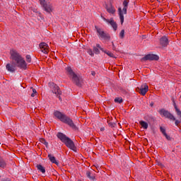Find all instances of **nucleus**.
Here are the masks:
<instances>
[{
	"instance_id": "nucleus-1",
	"label": "nucleus",
	"mask_w": 181,
	"mask_h": 181,
	"mask_svg": "<svg viewBox=\"0 0 181 181\" xmlns=\"http://www.w3.org/2000/svg\"><path fill=\"white\" fill-rule=\"evenodd\" d=\"M10 54L12 63L16 64L17 67H19V69H23V70H26V69H28L26 61H25L22 55H21V54H19L16 50H11Z\"/></svg>"
},
{
	"instance_id": "nucleus-2",
	"label": "nucleus",
	"mask_w": 181,
	"mask_h": 181,
	"mask_svg": "<svg viewBox=\"0 0 181 181\" xmlns=\"http://www.w3.org/2000/svg\"><path fill=\"white\" fill-rule=\"evenodd\" d=\"M54 117H56V118L59 119V121H61L64 124H66V125H69V127H70V128L74 129V131H78V127H77V126H76L74 124V122H73V119H71L67 115H64V114H63L61 112H59L57 110H56L54 112Z\"/></svg>"
},
{
	"instance_id": "nucleus-3",
	"label": "nucleus",
	"mask_w": 181,
	"mask_h": 181,
	"mask_svg": "<svg viewBox=\"0 0 181 181\" xmlns=\"http://www.w3.org/2000/svg\"><path fill=\"white\" fill-rule=\"evenodd\" d=\"M57 136V139L62 141L67 148H69V149H71L74 152H77V147L71 139L69 138L66 134L62 132H58Z\"/></svg>"
},
{
	"instance_id": "nucleus-4",
	"label": "nucleus",
	"mask_w": 181,
	"mask_h": 181,
	"mask_svg": "<svg viewBox=\"0 0 181 181\" xmlns=\"http://www.w3.org/2000/svg\"><path fill=\"white\" fill-rule=\"evenodd\" d=\"M66 71H67L68 74L72 77V81L78 87H81V83L83 82V79L80 78L74 71H73V69H71V67L67 66L66 68Z\"/></svg>"
},
{
	"instance_id": "nucleus-5",
	"label": "nucleus",
	"mask_w": 181,
	"mask_h": 181,
	"mask_svg": "<svg viewBox=\"0 0 181 181\" xmlns=\"http://www.w3.org/2000/svg\"><path fill=\"white\" fill-rule=\"evenodd\" d=\"M128 4H129V0H124L123 1V9L121 7L118 8L119 16L120 18L121 25L124 23V14L127 15V10L128 9Z\"/></svg>"
},
{
	"instance_id": "nucleus-6",
	"label": "nucleus",
	"mask_w": 181,
	"mask_h": 181,
	"mask_svg": "<svg viewBox=\"0 0 181 181\" xmlns=\"http://www.w3.org/2000/svg\"><path fill=\"white\" fill-rule=\"evenodd\" d=\"M40 4L47 13H52L53 12V4L50 2H47L46 0H39Z\"/></svg>"
},
{
	"instance_id": "nucleus-7",
	"label": "nucleus",
	"mask_w": 181,
	"mask_h": 181,
	"mask_svg": "<svg viewBox=\"0 0 181 181\" xmlns=\"http://www.w3.org/2000/svg\"><path fill=\"white\" fill-rule=\"evenodd\" d=\"M158 112L160 115L164 117L165 118H167L168 119H170V121H176V118L175 117V116H173L172 113H170V112H169L168 110L163 108L158 110Z\"/></svg>"
},
{
	"instance_id": "nucleus-8",
	"label": "nucleus",
	"mask_w": 181,
	"mask_h": 181,
	"mask_svg": "<svg viewBox=\"0 0 181 181\" xmlns=\"http://www.w3.org/2000/svg\"><path fill=\"white\" fill-rule=\"evenodd\" d=\"M95 29L96 30L97 33H98L101 39H104L105 40H110V39H111V36H110V34L103 30V29L98 28V26L95 25Z\"/></svg>"
},
{
	"instance_id": "nucleus-9",
	"label": "nucleus",
	"mask_w": 181,
	"mask_h": 181,
	"mask_svg": "<svg viewBox=\"0 0 181 181\" xmlns=\"http://www.w3.org/2000/svg\"><path fill=\"white\" fill-rule=\"evenodd\" d=\"M49 87L51 88V91L52 93H53V94H55V95H57V96L62 95V92L60 90V87H59L57 84L53 82H49Z\"/></svg>"
},
{
	"instance_id": "nucleus-10",
	"label": "nucleus",
	"mask_w": 181,
	"mask_h": 181,
	"mask_svg": "<svg viewBox=\"0 0 181 181\" xmlns=\"http://www.w3.org/2000/svg\"><path fill=\"white\" fill-rule=\"evenodd\" d=\"M102 19L105 21V22H107V23H109L110 25L113 28V30L116 32L117 29H118V25L117 24V22L114 21L113 18H111L110 19H107L104 16H101Z\"/></svg>"
},
{
	"instance_id": "nucleus-11",
	"label": "nucleus",
	"mask_w": 181,
	"mask_h": 181,
	"mask_svg": "<svg viewBox=\"0 0 181 181\" xmlns=\"http://www.w3.org/2000/svg\"><path fill=\"white\" fill-rule=\"evenodd\" d=\"M141 60H150L152 61H158L159 60V56L154 54H148L146 56H144Z\"/></svg>"
},
{
	"instance_id": "nucleus-12",
	"label": "nucleus",
	"mask_w": 181,
	"mask_h": 181,
	"mask_svg": "<svg viewBox=\"0 0 181 181\" xmlns=\"http://www.w3.org/2000/svg\"><path fill=\"white\" fill-rule=\"evenodd\" d=\"M138 88L139 90V93L141 95H145L149 90V87L146 84H143L140 88Z\"/></svg>"
},
{
	"instance_id": "nucleus-13",
	"label": "nucleus",
	"mask_w": 181,
	"mask_h": 181,
	"mask_svg": "<svg viewBox=\"0 0 181 181\" xmlns=\"http://www.w3.org/2000/svg\"><path fill=\"white\" fill-rule=\"evenodd\" d=\"M40 48L41 52L45 54H47V53H49V45H47L46 42H41L40 44Z\"/></svg>"
},
{
	"instance_id": "nucleus-14",
	"label": "nucleus",
	"mask_w": 181,
	"mask_h": 181,
	"mask_svg": "<svg viewBox=\"0 0 181 181\" xmlns=\"http://www.w3.org/2000/svg\"><path fill=\"white\" fill-rule=\"evenodd\" d=\"M16 64H13V62H12L11 64H7L6 65V69L8 70V71H10V73H15L16 70Z\"/></svg>"
},
{
	"instance_id": "nucleus-15",
	"label": "nucleus",
	"mask_w": 181,
	"mask_h": 181,
	"mask_svg": "<svg viewBox=\"0 0 181 181\" xmlns=\"http://www.w3.org/2000/svg\"><path fill=\"white\" fill-rule=\"evenodd\" d=\"M160 46H162V47H168V45H169V39H168V37L163 36L160 39Z\"/></svg>"
},
{
	"instance_id": "nucleus-16",
	"label": "nucleus",
	"mask_w": 181,
	"mask_h": 181,
	"mask_svg": "<svg viewBox=\"0 0 181 181\" xmlns=\"http://www.w3.org/2000/svg\"><path fill=\"white\" fill-rule=\"evenodd\" d=\"M105 9L108 13H111L112 15H115V8L112 6V5L108 6L107 4H105Z\"/></svg>"
},
{
	"instance_id": "nucleus-17",
	"label": "nucleus",
	"mask_w": 181,
	"mask_h": 181,
	"mask_svg": "<svg viewBox=\"0 0 181 181\" xmlns=\"http://www.w3.org/2000/svg\"><path fill=\"white\" fill-rule=\"evenodd\" d=\"M86 176L87 177H88V179H90V180H95V173H94V171H86Z\"/></svg>"
},
{
	"instance_id": "nucleus-18",
	"label": "nucleus",
	"mask_w": 181,
	"mask_h": 181,
	"mask_svg": "<svg viewBox=\"0 0 181 181\" xmlns=\"http://www.w3.org/2000/svg\"><path fill=\"white\" fill-rule=\"evenodd\" d=\"M6 166H7L6 160H5L4 157L0 156V168L1 169H5V168H6Z\"/></svg>"
},
{
	"instance_id": "nucleus-19",
	"label": "nucleus",
	"mask_w": 181,
	"mask_h": 181,
	"mask_svg": "<svg viewBox=\"0 0 181 181\" xmlns=\"http://www.w3.org/2000/svg\"><path fill=\"white\" fill-rule=\"evenodd\" d=\"M48 158H49L50 162H52V163H54L55 165H57V166H59V162L57 160H56L55 156H53V155H52V154H49Z\"/></svg>"
},
{
	"instance_id": "nucleus-20",
	"label": "nucleus",
	"mask_w": 181,
	"mask_h": 181,
	"mask_svg": "<svg viewBox=\"0 0 181 181\" xmlns=\"http://www.w3.org/2000/svg\"><path fill=\"white\" fill-rule=\"evenodd\" d=\"M37 170H39L40 172H41V173H46V168H45V167H43V165L38 164L36 166Z\"/></svg>"
},
{
	"instance_id": "nucleus-21",
	"label": "nucleus",
	"mask_w": 181,
	"mask_h": 181,
	"mask_svg": "<svg viewBox=\"0 0 181 181\" xmlns=\"http://www.w3.org/2000/svg\"><path fill=\"white\" fill-rule=\"evenodd\" d=\"M139 124H140L141 127H142V128H144V129H148V122L141 120L139 122Z\"/></svg>"
},
{
	"instance_id": "nucleus-22",
	"label": "nucleus",
	"mask_w": 181,
	"mask_h": 181,
	"mask_svg": "<svg viewBox=\"0 0 181 181\" xmlns=\"http://www.w3.org/2000/svg\"><path fill=\"white\" fill-rule=\"evenodd\" d=\"M103 53H105V54H107V56H109V57H112V59H117V57H115V55H114L112 54V52L108 51V50H105L103 51Z\"/></svg>"
},
{
	"instance_id": "nucleus-23",
	"label": "nucleus",
	"mask_w": 181,
	"mask_h": 181,
	"mask_svg": "<svg viewBox=\"0 0 181 181\" xmlns=\"http://www.w3.org/2000/svg\"><path fill=\"white\" fill-rule=\"evenodd\" d=\"M146 118H147L148 124H151V122H155V118L152 116H147Z\"/></svg>"
},
{
	"instance_id": "nucleus-24",
	"label": "nucleus",
	"mask_w": 181,
	"mask_h": 181,
	"mask_svg": "<svg viewBox=\"0 0 181 181\" xmlns=\"http://www.w3.org/2000/svg\"><path fill=\"white\" fill-rule=\"evenodd\" d=\"M40 142H41V144H43L44 145H45L46 148H47L49 146V143L47 141H46V139L42 138L40 139Z\"/></svg>"
},
{
	"instance_id": "nucleus-25",
	"label": "nucleus",
	"mask_w": 181,
	"mask_h": 181,
	"mask_svg": "<svg viewBox=\"0 0 181 181\" xmlns=\"http://www.w3.org/2000/svg\"><path fill=\"white\" fill-rule=\"evenodd\" d=\"M173 104L174 105V108L175 110V112L177 114H181V111H180V110H179V108H177V105H176V103L174 102V103H173Z\"/></svg>"
},
{
	"instance_id": "nucleus-26",
	"label": "nucleus",
	"mask_w": 181,
	"mask_h": 181,
	"mask_svg": "<svg viewBox=\"0 0 181 181\" xmlns=\"http://www.w3.org/2000/svg\"><path fill=\"white\" fill-rule=\"evenodd\" d=\"M107 124L111 128H115V126L117 125L115 122H112L111 121H107Z\"/></svg>"
},
{
	"instance_id": "nucleus-27",
	"label": "nucleus",
	"mask_w": 181,
	"mask_h": 181,
	"mask_svg": "<svg viewBox=\"0 0 181 181\" xmlns=\"http://www.w3.org/2000/svg\"><path fill=\"white\" fill-rule=\"evenodd\" d=\"M124 37H125V30H122L119 33V37L120 39H124Z\"/></svg>"
},
{
	"instance_id": "nucleus-28",
	"label": "nucleus",
	"mask_w": 181,
	"mask_h": 181,
	"mask_svg": "<svg viewBox=\"0 0 181 181\" xmlns=\"http://www.w3.org/2000/svg\"><path fill=\"white\" fill-rule=\"evenodd\" d=\"M93 51L94 52V53L95 54H100V49L96 47H93Z\"/></svg>"
},
{
	"instance_id": "nucleus-29",
	"label": "nucleus",
	"mask_w": 181,
	"mask_h": 181,
	"mask_svg": "<svg viewBox=\"0 0 181 181\" xmlns=\"http://www.w3.org/2000/svg\"><path fill=\"white\" fill-rule=\"evenodd\" d=\"M123 101L122 98H116L115 99V103H118L119 104H121Z\"/></svg>"
},
{
	"instance_id": "nucleus-30",
	"label": "nucleus",
	"mask_w": 181,
	"mask_h": 181,
	"mask_svg": "<svg viewBox=\"0 0 181 181\" xmlns=\"http://www.w3.org/2000/svg\"><path fill=\"white\" fill-rule=\"evenodd\" d=\"M25 59L28 63H30L32 62V57L30 55H26Z\"/></svg>"
},
{
	"instance_id": "nucleus-31",
	"label": "nucleus",
	"mask_w": 181,
	"mask_h": 181,
	"mask_svg": "<svg viewBox=\"0 0 181 181\" xmlns=\"http://www.w3.org/2000/svg\"><path fill=\"white\" fill-rule=\"evenodd\" d=\"M160 132L163 134V135H165L166 129H165V127H160Z\"/></svg>"
},
{
	"instance_id": "nucleus-32",
	"label": "nucleus",
	"mask_w": 181,
	"mask_h": 181,
	"mask_svg": "<svg viewBox=\"0 0 181 181\" xmlns=\"http://www.w3.org/2000/svg\"><path fill=\"white\" fill-rule=\"evenodd\" d=\"M88 54H90V56H91L92 57H93V56H94V52H93V49H88Z\"/></svg>"
},
{
	"instance_id": "nucleus-33",
	"label": "nucleus",
	"mask_w": 181,
	"mask_h": 181,
	"mask_svg": "<svg viewBox=\"0 0 181 181\" xmlns=\"http://www.w3.org/2000/svg\"><path fill=\"white\" fill-rule=\"evenodd\" d=\"M96 47L101 50V52H104L105 50L104 48L101 47V45H100V44H97Z\"/></svg>"
},
{
	"instance_id": "nucleus-34",
	"label": "nucleus",
	"mask_w": 181,
	"mask_h": 181,
	"mask_svg": "<svg viewBox=\"0 0 181 181\" xmlns=\"http://www.w3.org/2000/svg\"><path fill=\"white\" fill-rule=\"evenodd\" d=\"M164 136H165L166 139H168V141H170L171 138L170 136L168 135V134L165 133V134H164Z\"/></svg>"
},
{
	"instance_id": "nucleus-35",
	"label": "nucleus",
	"mask_w": 181,
	"mask_h": 181,
	"mask_svg": "<svg viewBox=\"0 0 181 181\" xmlns=\"http://www.w3.org/2000/svg\"><path fill=\"white\" fill-rule=\"evenodd\" d=\"M112 50H117V48L115 47V45H114L113 42H112Z\"/></svg>"
},
{
	"instance_id": "nucleus-36",
	"label": "nucleus",
	"mask_w": 181,
	"mask_h": 181,
	"mask_svg": "<svg viewBox=\"0 0 181 181\" xmlns=\"http://www.w3.org/2000/svg\"><path fill=\"white\" fill-rule=\"evenodd\" d=\"M61 95H56L58 98H59V101H62V97L60 96Z\"/></svg>"
},
{
	"instance_id": "nucleus-37",
	"label": "nucleus",
	"mask_w": 181,
	"mask_h": 181,
	"mask_svg": "<svg viewBox=\"0 0 181 181\" xmlns=\"http://www.w3.org/2000/svg\"><path fill=\"white\" fill-rule=\"evenodd\" d=\"M37 92L36 91V89L33 88V93L36 94Z\"/></svg>"
},
{
	"instance_id": "nucleus-38",
	"label": "nucleus",
	"mask_w": 181,
	"mask_h": 181,
	"mask_svg": "<svg viewBox=\"0 0 181 181\" xmlns=\"http://www.w3.org/2000/svg\"><path fill=\"white\" fill-rule=\"evenodd\" d=\"M91 74H92V76H95V71H92Z\"/></svg>"
},
{
	"instance_id": "nucleus-39",
	"label": "nucleus",
	"mask_w": 181,
	"mask_h": 181,
	"mask_svg": "<svg viewBox=\"0 0 181 181\" xmlns=\"http://www.w3.org/2000/svg\"><path fill=\"white\" fill-rule=\"evenodd\" d=\"M171 100L173 101V103H175V98L173 97V98H171Z\"/></svg>"
},
{
	"instance_id": "nucleus-40",
	"label": "nucleus",
	"mask_w": 181,
	"mask_h": 181,
	"mask_svg": "<svg viewBox=\"0 0 181 181\" xmlns=\"http://www.w3.org/2000/svg\"><path fill=\"white\" fill-rule=\"evenodd\" d=\"M35 93H33L31 94V97H35Z\"/></svg>"
},
{
	"instance_id": "nucleus-41",
	"label": "nucleus",
	"mask_w": 181,
	"mask_h": 181,
	"mask_svg": "<svg viewBox=\"0 0 181 181\" xmlns=\"http://www.w3.org/2000/svg\"><path fill=\"white\" fill-rule=\"evenodd\" d=\"M151 107H153V103L150 104Z\"/></svg>"
},
{
	"instance_id": "nucleus-42",
	"label": "nucleus",
	"mask_w": 181,
	"mask_h": 181,
	"mask_svg": "<svg viewBox=\"0 0 181 181\" xmlns=\"http://www.w3.org/2000/svg\"><path fill=\"white\" fill-rule=\"evenodd\" d=\"M100 131H104V129H101Z\"/></svg>"
},
{
	"instance_id": "nucleus-43",
	"label": "nucleus",
	"mask_w": 181,
	"mask_h": 181,
	"mask_svg": "<svg viewBox=\"0 0 181 181\" xmlns=\"http://www.w3.org/2000/svg\"><path fill=\"white\" fill-rule=\"evenodd\" d=\"M98 169H100V168H99V167H98V168H97V170H98Z\"/></svg>"
},
{
	"instance_id": "nucleus-44",
	"label": "nucleus",
	"mask_w": 181,
	"mask_h": 181,
	"mask_svg": "<svg viewBox=\"0 0 181 181\" xmlns=\"http://www.w3.org/2000/svg\"><path fill=\"white\" fill-rule=\"evenodd\" d=\"M78 181H80V180H78Z\"/></svg>"
}]
</instances>
